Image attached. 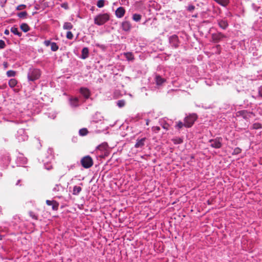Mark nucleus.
<instances>
[{"instance_id":"28","label":"nucleus","mask_w":262,"mask_h":262,"mask_svg":"<svg viewBox=\"0 0 262 262\" xmlns=\"http://www.w3.org/2000/svg\"><path fill=\"white\" fill-rule=\"evenodd\" d=\"M141 15L139 14L135 13L133 15V19L136 22H139L141 19Z\"/></svg>"},{"instance_id":"20","label":"nucleus","mask_w":262,"mask_h":262,"mask_svg":"<svg viewBox=\"0 0 262 262\" xmlns=\"http://www.w3.org/2000/svg\"><path fill=\"white\" fill-rule=\"evenodd\" d=\"M82 190V188L80 186L75 185L73 187L72 194L74 195H78Z\"/></svg>"},{"instance_id":"23","label":"nucleus","mask_w":262,"mask_h":262,"mask_svg":"<svg viewBox=\"0 0 262 262\" xmlns=\"http://www.w3.org/2000/svg\"><path fill=\"white\" fill-rule=\"evenodd\" d=\"M11 32L14 35H17L19 37H20L22 35L21 32H19L18 28L15 27H13L11 28Z\"/></svg>"},{"instance_id":"27","label":"nucleus","mask_w":262,"mask_h":262,"mask_svg":"<svg viewBox=\"0 0 262 262\" xmlns=\"http://www.w3.org/2000/svg\"><path fill=\"white\" fill-rule=\"evenodd\" d=\"M172 141L174 144H180L183 143V140L180 137H176L172 139Z\"/></svg>"},{"instance_id":"5","label":"nucleus","mask_w":262,"mask_h":262,"mask_svg":"<svg viewBox=\"0 0 262 262\" xmlns=\"http://www.w3.org/2000/svg\"><path fill=\"white\" fill-rule=\"evenodd\" d=\"M223 138L222 137H216L214 139H211L209 140L210 146L212 148L219 149L222 146Z\"/></svg>"},{"instance_id":"9","label":"nucleus","mask_w":262,"mask_h":262,"mask_svg":"<svg viewBox=\"0 0 262 262\" xmlns=\"http://www.w3.org/2000/svg\"><path fill=\"white\" fill-rule=\"evenodd\" d=\"M52 191L57 197L60 198L63 192L64 191V188L60 184H56Z\"/></svg>"},{"instance_id":"48","label":"nucleus","mask_w":262,"mask_h":262,"mask_svg":"<svg viewBox=\"0 0 262 262\" xmlns=\"http://www.w3.org/2000/svg\"><path fill=\"white\" fill-rule=\"evenodd\" d=\"M3 66L5 69H7L8 67V63L7 62H3Z\"/></svg>"},{"instance_id":"1","label":"nucleus","mask_w":262,"mask_h":262,"mask_svg":"<svg viewBox=\"0 0 262 262\" xmlns=\"http://www.w3.org/2000/svg\"><path fill=\"white\" fill-rule=\"evenodd\" d=\"M41 74V72L40 69L33 67L29 68L27 73L28 81H35L40 77Z\"/></svg>"},{"instance_id":"6","label":"nucleus","mask_w":262,"mask_h":262,"mask_svg":"<svg viewBox=\"0 0 262 262\" xmlns=\"http://www.w3.org/2000/svg\"><path fill=\"white\" fill-rule=\"evenodd\" d=\"M16 138L18 142H24L28 140V136L24 129L20 128L17 132Z\"/></svg>"},{"instance_id":"54","label":"nucleus","mask_w":262,"mask_h":262,"mask_svg":"<svg viewBox=\"0 0 262 262\" xmlns=\"http://www.w3.org/2000/svg\"><path fill=\"white\" fill-rule=\"evenodd\" d=\"M2 207L0 206V215L2 214Z\"/></svg>"},{"instance_id":"15","label":"nucleus","mask_w":262,"mask_h":262,"mask_svg":"<svg viewBox=\"0 0 262 262\" xmlns=\"http://www.w3.org/2000/svg\"><path fill=\"white\" fill-rule=\"evenodd\" d=\"M46 204L48 206H52V208L53 210L57 211L58 209L59 204L58 202L55 200H48L46 201Z\"/></svg>"},{"instance_id":"43","label":"nucleus","mask_w":262,"mask_h":262,"mask_svg":"<svg viewBox=\"0 0 262 262\" xmlns=\"http://www.w3.org/2000/svg\"><path fill=\"white\" fill-rule=\"evenodd\" d=\"M160 130V127L159 126H154L152 127V130L155 133H158Z\"/></svg>"},{"instance_id":"46","label":"nucleus","mask_w":262,"mask_h":262,"mask_svg":"<svg viewBox=\"0 0 262 262\" xmlns=\"http://www.w3.org/2000/svg\"><path fill=\"white\" fill-rule=\"evenodd\" d=\"M51 43L52 42L49 40H46L44 41V45L47 47L49 46Z\"/></svg>"},{"instance_id":"4","label":"nucleus","mask_w":262,"mask_h":262,"mask_svg":"<svg viewBox=\"0 0 262 262\" xmlns=\"http://www.w3.org/2000/svg\"><path fill=\"white\" fill-rule=\"evenodd\" d=\"M80 163L82 167L88 169L92 167L93 165V160L91 156H86L81 158Z\"/></svg>"},{"instance_id":"37","label":"nucleus","mask_w":262,"mask_h":262,"mask_svg":"<svg viewBox=\"0 0 262 262\" xmlns=\"http://www.w3.org/2000/svg\"><path fill=\"white\" fill-rule=\"evenodd\" d=\"M28 13L26 11H23L17 14V16L19 18H25L27 16Z\"/></svg>"},{"instance_id":"30","label":"nucleus","mask_w":262,"mask_h":262,"mask_svg":"<svg viewBox=\"0 0 262 262\" xmlns=\"http://www.w3.org/2000/svg\"><path fill=\"white\" fill-rule=\"evenodd\" d=\"M160 122L161 125L164 129H165L166 130L168 129L169 125L165 120H161Z\"/></svg>"},{"instance_id":"21","label":"nucleus","mask_w":262,"mask_h":262,"mask_svg":"<svg viewBox=\"0 0 262 262\" xmlns=\"http://www.w3.org/2000/svg\"><path fill=\"white\" fill-rule=\"evenodd\" d=\"M183 126H184V127L187 128V125H186V123L184 121V122H183L181 121H179L177 122V124L175 125V128L177 129L180 130Z\"/></svg>"},{"instance_id":"36","label":"nucleus","mask_w":262,"mask_h":262,"mask_svg":"<svg viewBox=\"0 0 262 262\" xmlns=\"http://www.w3.org/2000/svg\"><path fill=\"white\" fill-rule=\"evenodd\" d=\"M105 0H99L97 3V6L99 8H102L104 6Z\"/></svg>"},{"instance_id":"53","label":"nucleus","mask_w":262,"mask_h":262,"mask_svg":"<svg viewBox=\"0 0 262 262\" xmlns=\"http://www.w3.org/2000/svg\"><path fill=\"white\" fill-rule=\"evenodd\" d=\"M20 180H18L17 183H16V185H19V183H20Z\"/></svg>"},{"instance_id":"26","label":"nucleus","mask_w":262,"mask_h":262,"mask_svg":"<svg viewBox=\"0 0 262 262\" xmlns=\"http://www.w3.org/2000/svg\"><path fill=\"white\" fill-rule=\"evenodd\" d=\"M73 28V25L69 22H65L63 25V29L64 30H71Z\"/></svg>"},{"instance_id":"22","label":"nucleus","mask_w":262,"mask_h":262,"mask_svg":"<svg viewBox=\"0 0 262 262\" xmlns=\"http://www.w3.org/2000/svg\"><path fill=\"white\" fill-rule=\"evenodd\" d=\"M20 28L21 30L24 32H27L30 30V27L26 23H23L20 26Z\"/></svg>"},{"instance_id":"17","label":"nucleus","mask_w":262,"mask_h":262,"mask_svg":"<svg viewBox=\"0 0 262 262\" xmlns=\"http://www.w3.org/2000/svg\"><path fill=\"white\" fill-rule=\"evenodd\" d=\"M125 13V9L122 7H120L118 8L115 11L116 16L118 18L122 17L124 15Z\"/></svg>"},{"instance_id":"39","label":"nucleus","mask_w":262,"mask_h":262,"mask_svg":"<svg viewBox=\"0 0 262 262\" xmlns=\"http://www.w3.org/2000/svg\"><path fill=\"white\" fill-rule=\"evenodd\" d=\"M107 147L106 144H102L97 147V149L100 150H105Z\"/></svg>"},{"instance_id":"18","label":"nucleus","mask_w":262,"mask_h":262,"mask_svg":"<svg viewBox=\"0 0 262 262\" xmlns=\"http://www.w3.org/2000/svg\"><path fill=\"white\" fill-rule=\"evenodd\" d=\"M155 81L157 85L160 86L166 81V80L164 78L162 77L160 75H156L155 77Z\"/></svg>"},{"instance_id":"29","label":"nucleus","mask_w":262,"mask_h":262,"mask_svg":"<svg viewBox=\"0 0 262 262\" xmlns=\"http://www.w3.org/2000/svg\"><path fill=\"white\" fill-rule=\"evenodd\" d=\"M116 103H117V105L119 108H122L125 106V105L126 104V102L124 100L121 99V100H119L117 101Z\"/></svg>"},{"instance_id":"49","label":"nucleus","mask_w":262,"mask_h":262,"mask_svg":"<svg viewBox=\"0 0 262 262\" xmlns=\"http://www.w3.org/2000/svg\"><path fill=\"white\" fill-rule=\"evenodd\" d=\"M61 7L62 8H65V9H67L68 8V5H67V4H62Z\"/></svg>"},{"instance_id":"35","label":"nucleus","mask_w":262,"mask_h":262,"mask_svg":"<svg viewBox=\"0 0 262 262\" xmlns=\"http://www.w3.org/2000/svg\"><path fill=\"white\" fill-rule=\"evenodd\" d=\"M6 74L8 77H14L16 75V72L13 70H9L7 72Z\"/></svg>"},{"instance_id":"41","label":"nucleus","mask_w":262,"mask_h":262,"mask_svg":"<svg viewBox=\"0 0 262 262\" xmlns=\"http://www.w3.org/2000/svg\"><path fill=\"white\" fill-rule=\"evenodd\" d=\"M242 151V150L239 147L235 148L233 151V155H238L239 153H241Z\"/></svg>"},{"instance_id":"31","label":"nucleus","mask_w":262,"mask_h":262,"mask_svg":"<svg viewBox=\"0 0 262 262\" xmlns=\"http://www.w3.org/2000/svg\"><path fill=\"white\" fill-rule=\"evenodd\" d=\"M79 134L81 136H84L88 134V130L86 128H83L79 130Z\"/></svg>"},{"instance_id":"12","label":"nucleus","mask_w":262,"mask_h":262,"mask_svg":"<svg viewBox=\"0 0 262 262\" xmlns=\"http://www.w3.org/2000/svg\"><path fill=\"white\" fill-rule=\"evenodd\" d=\"M79 92L82 95V96L85 98V99H88L89 98L91 95V92L89 89L85 87H81L79 89Z\"/></svg>"},{"instance_id":"44","label":"nucleus","mask_w":262,"mask_h":262,"mask_svg":"<svg viewBox=\"0 0 262 262\" xmlns=\"http://www.w3.org/2000/svg\"><path fill=\"white\" fill-rule=\"evenodd\" d=\"M195 9V7L193 5H189L187 7V10L189 11H192Z\"/></svg>"},{"instance_id":"38","label":"nucleus","mask_w":262,"mask_h":262,"mask_svg":"<svg viewBox=\"0 0 262 262\" xmlns=\"http://www.w3.org/2000/svg\"><path fill=\"white\" fill-rule=\"evenodd\" d=\"M213 49H215V53L219 54L221 53V46L220 45H216L215 47L213 48Z\"/></svg>"},{"instance_id":"19","label":"nucleus","mask_w":262,"mask_h":262,"mask_svg":"<svg viewBox=\"0 0 262 262\" xmlns=\"http://www.w3.org/2000/svg\"><path fill=\"white\" fill-rule=\"evenodd\" d=\"M89 50L88 48L84 47L82 49L81 51V58L83 59H85L89 57Z\"/></svg>"},{"instance_id":"24","label":"nucleus","mask_w":262,"mask_h":262,"mask_svg":"<svg viewBox=\"0 0 262 262\" xmlns=\"http://www.w3.org/2000/svg\"><path fill=\"white\" fill-rule=\"evenodd\" d=\"M17 84V81L14 78H12L9 80L8 84L11 88H14Z\"/></svg>"},{"instance_id":"3","label":"nucleus","mask_w":262,"mask_h":262,"mask_svg":"<svg viewBox=\"0 0 262 262\" xmlns=\"http://www.w3.org/2000/svg\"><path fill=\"white\" fill-rule=\"evenodd\" d=\"M198 115L195 113L189 114L184 118V121L186 123L187 128L191 127L198 119Z\"/></svg>"},{"instance_id":"47","label":"nucleus","mask_w":262,"mask_h":262,"mask_svg":"<svg viewBox=\"0 0 262 262\" xmlns=\"http://www.w3.org/2000/svg\"><path fill=\"white\" fill-rule=\"evenodd\" d=\"M258 93L259 96L262 97V85L259 88Z\"/></svg>"},{"instance_id":"10","label":"nucleus","mask_w":262,"mask_h":262,"mask_svg":"<svg viewBox=\"0 0 262 262\" xmlns=\"http://www.w3.org/2000/svg\"><path fill=\"white\" fill-rule=\"evenodd\" d=\"M169 42L171 46L174 48H177L179 46L180 41L177 35L174 34L170 36L169 37Z\"/></svg>"},{"instance_id":"45","label":"nucleus","mask_w":262,"mask_h":262,"mask_svg":"<svg viewBox=\"0 0 262 262\" xmlns=\"http://www.w3.org/2000/svg\"><path fill=\"white\" fill-rule=\"evenodd\" d=\"M26 7V6L25 5H20L18 6H17L16 9L18 10H20L23 9H25Z\"/></svg>"},{"instance_id":"50","label":"nucleus","mask_w":262,"mask_h":262,"mask_svg":"<svg viewBox=\"0 0 262 262\" xmlns=\"http://www.w3.org/2000/svg\"><path fill=\"white\" fill-rule=\"evenodd\" d=\"M4 33L6 34V35H9V31L7 29H6L5 30V32H4Z\"/></svg>"},{"instance_id":"13","label":"nucleus","mask_w":262,"mask_h":262,"mask_svg":"<svg viewBox=\"0 0 262 262\" xmlns=\"http://www.w3.org/2000/svg\"><path fill=\"white\" fill-rule=\"evenodd\" d=\"M69 104L72 107H76L79 105V99L76 97H70L69 99Z\"/></svg>"},{"instance_id":"33","label":"nucleus","mask_w":262,"mask_h":262,"mask_svg":"<svg viewBox=\"0 0 262 262\" xmlns=\"http://www.w3.org/2000/svg\"><path fill=\"white\" fill-rule=\"evenodd\" d=\"M262 127V125L260 123H255L252 125V129H258Z\"/></svg>"},{"instance_id":"40","label":"nucleus","mask_w":262,"mask_h":262,"mask_svg":"<svg viewBox=\"0 0 262 262\" xmlns=\"http://www.w3.org/2000/svg\"><path fill=\"white\" fill-rule=\"evenodd\" d=\"M66 37L69 39H72L73 38V34L71 31H68L67 32Z\"/></svg>"},{"instance_id":"7","label":"nucleus","mask_w":262,"mask_h":262,"mask_svg":"<svg viewBox=\"0 0 262 262\" xmlns=\"http://www.w3.org/2000/svg\"><path fill=\"white\" fill-rule=\"evenodd\" d=\"M236 116L237 117H242L244 119L248 120L250 118L252 117V116H255L253 112H248L247 110H241L239 111L236 113Z\"/></svg>"},{"instance_id":"55","label":"nucleus","mask_w":262,"mask_h":262,"mask_svg":"<svg viewBox=\"0 0 262 262\" xmlns=\"http://www.w3.org/2000/svg\"><path fill=\"white\" fill-rule=\"evenodd\" d=\"M194 158L193 156H191V158L193 159Z\"/></svg>"},{"instance_id":"42","label":"nucleus","mask_w":262,"mask_h":262,"mask_svg":"<svg viewBox=\"0 0 262 262\" xmlns=\"http://www.w3.org/2000/svg\"><path fill=\"white\" fill-rule=\"evenodd\" d=\"M6 46L5 42L3 40H0V49H4Z\"/></svg>"},{"instance_id":"11","label":"nucleus","mask_w":262,"mask_h":262,"mask_svg":"<svg viewBox=\"0 0 262 262\" xmlns=\"http://www.w3.org/2000/svg\"><path fill=\"white\" fill-rule=\"evenodd\" d=\"M216 22L219 27L223 30H226L229 27L228 21L225 18H219L216 20Z\"/></svg>"},{"instance_id":"16","label":"nucleus","mask_w":262,"mask_h":262,"mask_svg":"<svg viewBox=\"0 0 262 262\" xmlns=\"http://www.w3.org/2000/svg\"><path fill=\"white\" fill-rule=\"evenodd\" d=\"M121 28L124 31H129L131 29L132 25L129 21H123L121 24Z\"/></svg>"},{"instance_id":"51","label":"nucleus","mask_w":262,"mask_h":262,"mask_svg":"<svg viewBox=\"0 0 262 262\" xmlns=\"http://www.w3.org/2000/svg\"><path fill=\"white\" fill-rule=\"evenodd\" d=\"M75 167H76L75 164L71 165L69 168V169H74L75 168Z\"/></svg>"},{"instance_id":"8","label":"nucleus","mask_w":262,"mask_h":262,"mask_svg":"<svg viewBox=\"0 0 262 262\" xmlns=\"http://www.w3.org/2000/svg\"><path fill=\"white\" fill-rule=\"evenodd\" d=\"M226 37V36L220 32H217L211 34V39L214 43H218Z\"/></svg>"},{"instance_id":"14","label":"nucleus","mask_w":262,"mask_h":262,"mask_svg":"<svg viewBox=\"0 0 262 262\" xmlns=\"http://www.w3.org/2000/svg\"><path fill=\"white\" fill-rule=\"evenodd\" d=\"M146 141L147 138L145 137L141 139L138 138L136 140V143L135 145V147L136 148H142L145 145Z\"/></svg>"},{"instance_id":"32","label":"nucleus","mask_w":262,"mask_h":262,"mask_svg":"<svg viewBox=\"0 0 262 262\" xmlns=\"http://www.w3.org/2000/svg\"><path fill=\"white\" fill-rule=\"evenodd\" d=\"M59 47L56 42H53L51 45V49L52 51H56L58 50Z\"/></svg>"},{"instance_id":"34","label":"nucleus","mask_w":262,"mask_h":262,"mask_svg":"<svg viewBox=\"0 0 262 262\" xmlns=\"http://www.w3.org/2000/svg\"><path fill=\"white\" fill-rule=\"evenodd\" d=\"M29 216L32 217L33 219L37 220H38V215L33 211H30L29 212Z\"/></svg>"},{"instance_id":"2","label":"nucleus","mask_w":262,"mask_h":262,"mask_svg":"<svg viewBox=\"0 0 262 262\" xmlns=\"http://www.w3.org/2000/svg\"><path fill=\"white\" fill-rule=\"evenodd\" d=\"M110 19V15L108 13L99 14L94 17L95 24L98 26L104 25Z\"/></svg>"},{"instance_id":"25","label":"nucleus","mask_w":262,"mask_h":262,"mask_svg":"<svg viewBox=\"0 0 262 262\" xmlns=\"http://www.w3.org/2000/svg\"><path fill=\"white\" fill-rule=\"evenodd\" d=\"M124 56L126 59L128 61H132L134 59V56L132 52H127L124 53Z\"/></svg>"},{"instance_id":"52","label":"nucleus","mask_w":262,"mask_h":262,"mask_svg":"<svg viewBox=\"0 0 262 262\" xmlns=\"http://www.w3.org/2000/svg\"><path fill=\"white\" fill-rule=\"evenodd\" d=\"M96 46L100 48H101L103 46V45H100L99 44H96Z\"/></svg>"}]
</instances>
